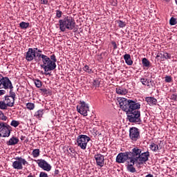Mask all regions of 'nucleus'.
<instances>
[{"label": "nucleus", "mask_w": 177, "mask_h": 177, "mask_svg": "<svg viewBox=\"0 0 177 177\" xmlns=\"http://www.w3.org/2000/svg\"><path fill=\"white\" fill-rule=\"evenodd\" d=\"M36 57V52L32 48H28L25 55V59L27 62H32Z\"/></svg>", "instance_id": "ddd939ff"}, {"label": "nucleus", "mask_w": 177, "mask_h": 177, "mask_svg": "<svg viewBox=\"0 0 177 177\" xmlns=\"http://www.w3.org/2000/svg\"><path fill=\"white\" fill-rule=\"evenodd\" d=\"M39 153H40L39 149H34L32 153L34 158L37 157H39Z\"/></svg>", "instance_id": "2f4dec72"}, {"label": "nucleus", "mask_w": 177, "mask_h": 177, "mask_svg": "<svg viewBox=\"0 0 177 177\" xmlns=\"http://www.w3.org/2000/svg\"><path fill=\"white\" fill-rule=\"evenodd\" d=\"M80 106H77V111L82 114V115L86 117V115H88V111H89V106L84 101H80Z\"/></svg>", "instance_id": "1a4fd4ad"}, {"label": "nucleus", "mask_w": 177, "mask_h": 177, "mask_svg": "<svg viewBox=\"0 0 177 177\" xmlns=\"http://www.w3.org/2000/svg\"><path fill=\"white\" fill-rule=\"evenodd\" d=\"M129 153V160H133L136 162H139V157L142 153V149L138 148V147H134L131 151H128Z\"/></svg>", "instance_id": "0eeeda50"}, {"label": "nucleus", "mask_w": 177, "mask_h": 177, "mask_svg": "<svg viewBox=\"0 0 177 177\" xmlns=\"http://www.w3.org/2000/svg\"><path fill=\"white\" fill-rule=\"evenodd\" d=\"M165 82H172V77L171 76H166L165 77Z\"/></svg>", "instance_id": "79ce46f5"}, {"label": "nucleus", "mask_w": 177, "mask_h": 177, "mask_svg": "<svg viewBox=\"0 0 177 177\" xmlns=\"http://www.w3.org/2000/svg\"><path fill=\"white\" fill-rule=\"evenodd\" d=\"M43 56H46V55H44V54H41V53H36V57H41V59H42V57Z\"/></svg>", "instance_id": "c03bdc74"}, {"label": "nucleus", "mask_w": 177, "mask_h": 177, "mask_svg": "<svg viewBox=\"0 0 177 177\" xmlns=\"http://www.w3.org/2000/svg\"><path fill=\"white\" fill-rule=\"evenodd\" d=\"M37 164L40 168H42L44 171H49L50 169H52V167L48 163V162L45 160H38Z\"/></svg>", "instance_id": "4468645a"}, {"label": "nucleus", "mask_w": 177, "mask_h": 177, "mask_svg": "<svg viewBox=\"0 0 177 177\" xmlns=\"http://www.w3.org/2000/svg\"><path fill=\"white\" fill-rule=\"evenodd\" d=\"M117 21H118V24L120 28H124V27H125V26H127V24L121 20H119Z\"/></svg>", "instance_id": "f704fd0d"}, {"label": "nucleus", "mask_w": 177, "mask_h": 177, "mask_svg": "<svg viewBox=\"0 0 177 177\" xmlns=\"http://www.w3.org/2000/svg\"><path fill=\"white\" fill-rule=\"evenodd\" d=\"M67 151L69 154H75V150L74 148H69L67 149Z\"/></svg>", "instance_id": "ea45409f"}, {"label": "nucleus", "mask_w": 177, "mask_h": 177, "mask_svg": "<svg viewBox=\"0 0 177 177\" xmlns=\"http://www.w3.org/2000/svg\"><path fill=\"white\" fill-rule=\"evenodd\" d=\"M19 143V138L16 137L11 138L8 142H7L8 146H15Z\"/></svg>", "instance_id": "6ab92c4d"}, {"label": "nucleus", "mask_w": 177, "mask_h": 177, "mask_svg": "<svg viewBox=\"0 0 177 177\" xmlns=\"http://www.w3.org/2000/svg\"><path fill=\"white\" fill-rule=\"evenodd\" d=\"M19 26L22 30H26L30 27V23L22 21L19 24Z\"/></svg>", "instance_id": "bb28decb"}, {"label": "nucleus", "mask_w": 177, "mask_h": 177, "mask_svg": "<svg viewBox=\"0 0 177 177\" xmlns=\"http://www.w3.org/2000/svg\"><path fill=\"white\" fill-rule=\"evenodd\" d=\"M41 74H44V71H41Z\"/></svg>", "instance_id": "4d7b16f0"}, {"label": "nucleus", "mask_w": 177, "mask_h": 177, "mask_svg": "<svg viewBox=\"0 0 177 177\" xmlns=\"http://www.w3.org/2000/svg\"><path fill=\"white\" fill-rule=\"evenodd\" d=\"M112 44L113 45V48L117 49V44H115V42H113Z\"/></svg>", "instance_id": "09e8293b"}, {"label": "nucleus", "mask_w": 177, "mask_h": 177, "mask_svg": "<svg viewBox=\"0 0 177 177\" xmlns=\"http://www.w3.org/2000/svg\"><path fill=\"white\" fill-rule=\"evenodd\" d=\"M55 12H56V17H58V19H60V17H62V15H63V12L59 10H57Z\"/></svg>", "instance_id": "58836bf2"}, {"label": "nucleus", "mask_w": 177, "mask_h": 177, "mask_svg": "<svg viewBox=\"0 0 177 177\" xmlns=\"http://www.w3.org/2000/svg\"><path fill=\"white\" fill-rule=\"evenodd\" d=\"M6 93V91L0 90V96H2V95H5Z\"/></svg>", "instance_id": "de8ad7c7"}, {"label": "nucleus", "mask_w": 177, "mask_h": 177, "mask_svg": "<svg viewBox=\"0 0 177 177\" xmlns=\"http://www.w3.org/2000/svg\"><path fill=\"white\" fill-rule=\"evenodd\" d=\"M177 21H176V19L171 17L169 20V24L170 26H175V24H176Z\"/></svg>", "instance_id": "e433bc0d"}, {"label": "nucleus", "mask_w": 177, "mask_h": 177, "mask_svg": "<svg viewBox=\"0 0 177 177\" xmlns=\"http://www.w3.org/2000/svg\"><path fill=\"white\" fill-rule=\"evenodd\" d=\"M150 149L152 151H158V150H160L158 145L154 142L151 143Z\"/></svg>", "instance_id": "a878e982"}, {"label": "nucleus", "mask_w": 177, "mask_h": 177, "mask_svg": "<svg viewBox=\"0 0 177 177\" xmlns=\"http://www.w3.org/2000/svg\"><path fill=\"white\" fill-rule=\"evenodd\" d=\"M42 62L43 64H41L40 67L44 68L45 75H50V73H49V71H53V70L56 68V63L53 62L50 58L47 55L42 56Z\"/></svg>", "instance_id": "7ed1b4c3"}, {"label": "nucleus", "mask_w": 177, "mask_h": 177, "mask_svg": "<svg viewBox=\"0 0 177 177\" xmlns=\"http://www.w3.org/2000/svg\"><path fill=\"white\" fill-rule=\"evenodd\" d=\"M127 171H129V172H131L132 174L136 172V169H135V167H133V166L135 165V164H138L137 162L133 161V160H129L127 161Z\"/></svg>", "instance_id": "dca6fc26"}, {"label": "nucleus", "mask_w": 177, "mask_h": 177, "mask_svg": "<svg viewBox=\"0 0 177 177\" xmlns=\"http://www.w3.org/2000/svg\"><path fill=\"white\" fill-rule=\"evenodd\" d=\"M116 93H118V95H127L128 90L125 88L118 87L116 88Z\"/></svg>", "instance_id": "4be33fe9"}, {"label": "nucleus", "mask_w": 177, "mask_h": 177, "mask_svg": "<svg viewBox=\"0 0 177 177\" xmlns=\"http://www.w3.org/2000/svg\"><path fill=\"white\" fill-rule=\"evenodd\" d=\"M140 82L142 84V85H146L148 86V88H150V83H151V80L149 79L141 78Z\"/></svg>", "instance_id": "5701e85b"}, {"label": "nucleus", "mask_w": 177, "mask_h": 177, "mask_svg": "<svg viewBox=\"0 0 177 177\" xmlns=\"http://www.w3.org/2000/svg\"><path fill=\"white\" fill-rule=\"evenodd\" d=\"M26 109L28 110H34L35 109V104L32 102H28L26 104Z\"/></svg>", "instance_id": "c85d7f7f"}, {"label": "nucleus", "mask_w": 177, "mask_h": 177, "mask_svg": "<svg viewBox=\"0 0 177 177\" xmlns=\"http://www.w3.org/2000/svg\"><path fill=\"white\" fill-rule=\"evenodd\" d=\"M146 102L149 104V106H153V104H157V99L153 97H147L145 98Z\"/></svg>", "instance_id": "a211bd4d"}, {"label": "nucleus", "mask_w": 177, "mask_h": 177, "mask_svg": "<svg viewBox=\"0 0 177 177\" xmlns=\"http://www.w3.org/2000/svg\"><path fill=\"white\" fill-rule=\"evenodd\" d=\"M170 99H171V100H176V99H177V95H175V94H173V95H171L170 96Z\"/></svg>", "instance_id": "37998d69"}, {"label": "nucleus", "mask_w": 177, "mask_h": 177, "mask_svg": "<svg viewBox=\"0 0 177 177\" xmlns=\"http://www.w3.org/2000/svg\"><path fill=\"white\" fill-rule=\"evenodd\" d=\"M32 50H35H35H38V48H32Z\"/></svg>", "instance_id": "603ef678"}, {"label": "nucleus", "mask_w": 177, "mask_h": 177, "mask_svg": "<svg viewBox=\"0 0 177 177\" xmlns=\"http://www.w3.org/2000/svg\"><path fill=\"white\" fill-rule=\"evenodd\" d=\"M129 161V152L120 153L116 157V162L124 163L125 161Z\"/></svg>", "instance_id": "9b49d317"}, {"label": "nucleus", "mask_w": 177, "mask_h": 177, "mask_svg": "<svg viewBox=\"0 0 177 177\" xmlns=\"http://www.w3.org/2000/svg\"><path fill=\"white\" fill-rule=\"evenodd\" d=\"M10 125L11 127H14V128H17V127L20 125V122L17 120H12Z\"/></svg>", "instance_id": "7c9ffc66"}, {"label": "nucleus", "mask_w": 177, "mask_h": 177, "mask_svg": "<svg viewBox=\"0 0 177 177\" xmlns=\"http://www.w3.org/2000/svg\"><path fill=\"white\" fill-rule=\"evenodd\" d=\"M83 70L86 73H88V74H92V69L91 68H89V66H88V65H85L83 67Z\"/></svg>", "instance_id": "c756f323"}, {"label": "nucleus", "mask_w": 177, "mask_h": 177, "mask_svg": "<svg viewBox=\"0 0 177 177\" xmlns=\"http://www.w3.org/2000/svg\"><path fill=\"white\" fill-rule=\"evenodd\" d=\"M0 136L9 138L10 136V126L6 122L0 121Z\"/></svg>", "instance_id": "39448f33"}, {"label": "nucleus", "mask_w": 177, "mask_h": 177, "mask_svg": "<svg viewBox=\"0 0 177 177\" xmlns=\"http://www.w3.org/2000/svg\"><path fill=\"white\" fill-rule=\"evenodd\" d=\"M4 102H6V103L7 106H8V107H13V106H15V99H13L12 97L6 96Z\"/></svg>", "instance_id": "f3484780"}, {"label": "nucleus", "mask_w": 177, "mask_h": 177, "mask_svg": "<svg viewBox=\"0 0 177 177\" xmlns=\"http://www.w3.org/2000/svg\"><path fill=\"white\" fill-rule=\"evenodd\" d=\"M94 158L98 167H100V168H102V167L104 166V156L100 153H97L94 156Z\"/></svg>", "instance_id": "2eb2a0df"}, {"label": "nucleus", "mask_w": 177, "mask_h": 177, "mask_svg": "<svg viewBox=\"0 0 177 177\" xmlns=\"http://www.w3.org/2000/svg\"><path fill=\"white\" fill-rule=\"evenodd\" d=\"M37 53H42V50H37Z\"/></svg>", "instance_id": "3c124183"}, {"label": "nucleus", "mask_w": 177, "mask_h": 177, "mask_svg": "<svg viewBox=\"0 0 177 177\" xmlns=\"http://www.w3.org/2000/svg\"><path fill=\"white\" fill-rule=\"evenodd\" d=\"M0 120L1 121H6V120H8V117L5 115L2 111H0Z\"/></svg>", "instance_id": "473e14b6"}, {"label": "nucleus", "mask_w": 177, "mask_h": 177, "mask_svg": "<svg viewBox=\"0 0 177 177\" xmlns=\"http://www.w3.org/2000/svg\"><path fill=\"white\" fill-rule=\"evenodd\" d=\"M55 174H59V170H55Z\"/></svg>", "instance_id": "864d4df0"}, {"label": "nucleus", "mask_w": 177, "mask_h": 177, "mask_svg": "<svg viewBox=\"0 0 177 177\" xmlns=\"http://www.w3.org/2000/svg\"><path fill=\"white\" fill-rule=\"evenodd\" d=\"M53 63H56L57 62V59H56V56L55 55H50V59Z\"/></svg>", "instance_id": "a19ab883"}, {"label": "nucleus", "mask_w": 177, "mask_h": 177, "mask_svg": "<svg viewBox=\"0 0 177 177\" xmlns=\"http://www.w3.org/2000/svg\"><path fill=\"white\" fill-rule=\"evenodd\" d=\"M129 138L133 142H136L138 139H140V132L139 129L136 127H131L129 129Z\"/></svg>", "instance_id": "9d476101"}, {"label": "nucleus", "mask_w": 177, "mask_h": 177, "mask_svg": "<svg viewBox=\"0 0 177 177\" xmlns=\"http://www.w3.org/2000/svg\"><path fill=\"white\" fill-rule=\"evenodd\" d=\"M9 106L6 103L5 101H0V109L1 110H8Z\"/></svg>", "instance_id": "cd10ccee"}, {"label": "nucleus", "mask_w": 177, "mask_h": 177, "mask_svg": "<svg viewBox=\"0 0 177 177\" xmlns=\"http://www.w3.org/2000/svg\"><path fill=\"white\" fill-rule=\"evenodd\" d=\"M93 86H95V88H99V86H100V81H99V80H95L93 82Z\"/></svg>", "instance_id": "72a5a7b5"}, {"label": "nucleus", "mask_w": 177, "mask_h": 177, "mask_svg": "<svg viewBox=\"0 0 177 177\" xmlns=\"http://www.w3.org/2000/svg\"><path fill=\"white\" fill-rule=\"evenodd\" d=\"M28 177H35V175H32L30 174V175L28 176Z\"/></svg>", "instance_id": "8fccbe9b"}, {"label": "nucleus", "mask_w": 177, "mask_h": 177, "mask_svg": "<svg viewBox=\"0 0 177 177\" xmlns=\"http://www.w3.org/2000/svg\"><path fill=\"white\" fill-rule=\"evenodd\" d=\"M91 140V138L86 135H80L77 138V145L80 147L82 150H86L88 142Z\"/></svg>", "instance_id": "20e7f679"}, {"label": "nucleus", "mask_w": 177, "mask_h": 177, "mask_svg": "<svg viewBox=\"0 0 177 177\" xmlns=\"http://www.w3.org/2000/svg\"><path fill=\"white\" fill-rule=\"evenodd\" d=\"M142 63L143 67H150V61H149V59H147V58H142Z\"/></svg>", "instance_id": "393cba45"}, {"label": "nucleus", "mask_w": 177, "mask_h": 177, "mask_svg": "<svg viewBox=\"0 0 177 177\" xmlns=\"http://www.w3.org/2000/svg\"><path fill=\"white\" fill-rule=\"evenodd\" d=\"M44 109L38 110L35 112V117H36V118H42V115H44Z\"/></svg>", "instance_id": "b1692460"}, {"label": "nucleus", "mask_w": 177, "mask_h": 177, "mask_svg": "<svg viewBox=\"0 0 177 177\" xmlns=\"http://www.w3.org/2000/svg\"><path fill=\"white\" fill-rule=\"evenodd\" d=\"M59 30L62 32H64L66 30L71 31L75 28V21L71 17H65L62 19L58 21Z\"/></svg>", "instance_id": "f03ea898"}, {"label": "nucleus", "mask_w": 177, "mask_h": 177, "mask_svg": "<svg viewBox=\"0 0 177 177\" xmlns=\"http://www.w3.org/2000/svg\"><path fill=\"white\" fill-rule=\"evenodd\" d=\"M149 157H150V153L149 151L147 152H141L140 153V156L138 158V162L137 163L138 165L143 164V162H146V161H149Z\"/></svg>", "instance_id": "f8f14e48"}, {"label": "nucleus", "mask_w": 177, "mask_h": 177, "mask_svg": "<svg viewBox=\"0 0 177 177\" xmlns=\"http://www.w3.org/2000/svg\"><path fill=\"white\" fill-rule=\"evenodd\" d=\"M156 57H160L164 60V59H171V55L168 54V53H159L156 55Z\"/></svg>", "instance_id": "aec40b11"}, {"label": "nucleus", "mask_w": 177, "mask_h": 177, "mask_svg": "<svg viewBox=\"0 0 177 177\" xmlns=\"http://www.w3.org/2000/svg\"><path fill=\"white\" fill-rule=\"evenodd\" d=\"M120 109L125 111L127 115V120L129 122H142L140 120V104L131 100L121 98L119 100Z\"/></svg>", "instance_id": "f257e3e1"}, {"label": "nucleus", "mask_w": 177, "mask_h": 177, "mask_svg": "<svg viewBox=\"0 0 177 177\" xmlns=\"http://www.w3.org/2000/svg\"><path fill=\"white\" fill-rule=\"evenodd\" d=\"M15 161L12 162L14 169H23V165H28V162L21 157L15 158Z\"/></svg>", "instance_id": "6e6552de"}, {"label": "nucleus", "mask_w": 177, "mask_h": 177, "mask_svg": "<svg viewBox=\"0 0 177 177\" xmlns=\"http://www.w3.org/2000/svg\"><path fill=\"white\" fill-rule=\"evenodd\" d=\"M0 89H13V85L9 77L0 75Z\"/></svg>", "instance_id": "423d86ee"}, {"label": "nucleus", "mask_w": 177, "mask_h": 177, "mask_svg": "<svg viewBox=\"0 0 177 177\" xmlns=\"http://www.w3.org/2000/svg\"><path fill=\"white\" fill-rule=\"evenodd\" d=\"M39 177H48V174L44 172H41Z\"/></svg>", "instance_id": "a18cd8bd"}, {"label": "nucleus", "mask_w": 177, "mask_h": 177, "mask_svg": "<svg viewBox=\"0 0 177 177\" xmlns=\"http://www.w3.org/2000/svg\"><path fill=\"white\" fill-rule=\"evenodd\" d=\"M43 91H44V92H46V89H44Z\"/></svg>", "instance_id": "5fc2aeb1"}, {"label": "nucleus", "mask_w": 177, "mask_h": 177, "mask_svg": "<svg viewBox=\"0 0 177 177\" xmlns=\"http://www.w3.org/2000/svg\"><path fill=\"white\" fill-rule=\"evenodd\" d=\"M167 1V2H169V0H166Z\"/></svg>", "instance_id": "6e6d98bb"}, {"label": "nucleus", "mask_w": 177, "mask_h": 177, "mask_svg": "<svg viewBox=\"0 0 177 177\" xmlns=\"http://www.w3.org/2000/svg\"><path fill=\"white\" fill-rule=\"evenodd\" d=\"M35 84L37 86V88H41V86H42V82L39 80H35Z\"/></svg>", "instance_id": "c9c22d12"}, {"label": "nucleus", "mask_w": 177, "mask_h": 177, "mask_svg": "<svg viewBox=\"0 0 177 177\" xmlns=\"http://www.w3.org/2000/svg\"><path fill=\"white\" fill-rule=\"evenodd\" d=\"M124 59L128 66H132V64H133V61H132V59H131V55L125 54L124 55Z\"/></svg>", "instance_id": "412c9836"}, {"label": "nucleus", "mask_w": 177, "mask_h": 177, "mask_svg": "<svg viewBox=\"0 0 177 177\" xmlns=\"http://www.w3.org/2000/svg\"><path fill=\"white\" fill-rule=\"evenodd\" d=\"M10 95L9 96H8V97H12V99H16V93H15V92L12 91V89H10Z\"/></svg>", "instance_id": "4c0bfd02"}, {"label": "nucleus", "mask_w": 177, "mask_h": 177, "mask_svg": "<svg viewBox=\"0 0 177 177\" xmlns=\"http://www.w3.org/2000/svg\"><path fill=\"white\" fill-rule=\"evenodd\" d=\"M41 5H48V0H41Z\"/></svg>", "instance_id": "49530a36"}]
</instances>
